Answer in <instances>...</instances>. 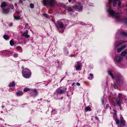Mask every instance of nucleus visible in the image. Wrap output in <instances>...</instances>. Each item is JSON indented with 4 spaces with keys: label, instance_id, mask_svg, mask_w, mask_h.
Returning <instances> with one entry per match:
<instances>
[{
    "label": "nucleus",
    "instance_id": "nucleus-1",
    "mask_svg": "<svg viewBox=\"0 0 127 127\" xmlns=\"http://www.w3.org/2000/svg\"><path fill=\"white\" fill-rule=\"evenodd\" d=\"M112 2V0H109L108 1V5L109 9L107 8V11L108 12L109 14L112 17H114L117 19V21L121 22H123L124 20L120 17L119 14L117 12H114L111 9L110 5Z\"/></svg>",
    "mask_w": 127,
    "mask_h": 127
},
{
    "label": "nucleus",
    "instance_id": "nucleus-2",
    "mask_svg": "<svg viewBox=\"0 0 127 127\" xmlns=\"http://www.w3.org/2000/svg\"><path fill=\"white\" fill-rule=\"evenodd\" d=\"M42 3L44 6L53 7L55 4V0H43Z\"/></svg>",
    "mask_w": 127,
    "mask_h": 127
},
{
    "label": "nucleus",
    "instance_id": "nucleus-3",
    "mask_svg": "<svg viewBox=\"0 0 127 127\" xmlns=\"http://www.w3.org/2000/svg\"><path fill=\"white\" fill-rule=\"evenodd\" d=\"M22 73L23 76L26 78H29L31 75V71L27 68L23 69Z\"/></svg>",
    "mask_w": 127,
    "mask_h": 127
},
{
    "label": "nucleus",
    "instance_id": "nucleus-4",
    "mask_svg": "<svg viewBox=\"0 0 127 127\" xmlns=\"http://www.w3.org/2000/svg\"><path fill=\"white\" fill-rule=\"evenodd\" d=\"M115 78L118 83L121 84L122 83L123 81V78L119 73L117 74Z\"/></svg>",
    "mask_w": 127,
    "mask_h": 127
},
{
    "label": "nucleus",
    "instance_id": "nucleus-5",
    "mask_svg": "<svg viewBox=\"0 0 127 127\" xmlns=\"http://www.w3.org/2000/svg\"><path fill=\"white\" fill-rule=\"evenodd\" d=\"M115 121L116 122V124L118 125V127H122L120 126H119V125L120 124L121 126H124L125 127H127L126 126L125 127V121L123 119H121L120 120H119L118 119L116 118L115 119Z\"/></svg>",
    "mask_w": 127,
    "mask_h": 127
},
{
    "label": "nucleus",
    "instance_id": "nucleus-6",
    "mask_svg": "<svg viewBox=\"0 0 127 127\" xmlns=\"http://www.w3.org/2000/svg\"><path fill=\"white\" fill-rule=\"evenodd\" d=\"M74 7L77 11H79L82 9L83 6L80 3H79L77 4L74 6Z\"/></svg>",
    "mask_w": 127,
    "mask_h": 127
},
{
    "label": "nucleus",
    "instance_id": "nucleus-7",
    "mask_svg": "<svg viewBox=\"0 0 127 127\" xmlns=\"http://www.w3.org/2000/svg\"><path fill=\"white\" fill-rule=\"evenodd\" d=\"M127 41H118L115 44V48L118 47L120 45L122 44L125 43L127 42Z\"/></svg>",
    "mask_w": 127,
    "mask_h": 127
},
{
    "label": "nucleus",
    "instance_id": "nucleus-8",
    "mask_svg": "<svg viewBox=\"0 0 127 127\" xmlns=\"http://www.w3.org/2000/svg\"><path fill=\"white\" fill-rule=\"evenodd\" d=\"M67 88H64L63 89H59L57 90V92L58 94H64L65 92V91Z\"/></svg>",
    "mask_w": 127,
    "mask_h": 127
},
{
    "label": "nucleus",
    "instance_id": "nucleus-9",
    "mask_svg": "<svg viewBox=\"0 0 127 127\" xmlns=\"http://www.w3.org/2000/svg\"><path fill=\"white\" fill-rule=\"evenodd\" d=\"M122 58L119 55H117L115 58L114 60L115 61L119 62L121 61Z\"/></svg>",
    "mask_w": 127,
    "mask_h": 127
},
{
    "label": "nucleus",
    "instance_id": "nucleus-10",
    "mask_svg": "<svg viewBox=\"0 0 127 127\" xmlns=\"http://www.w3.org/2000/svg\"><path fill=\"white\" fill-rule=\"evenodd\" d=\"M58 25L59 27L61 29H63L64 28V24L60 21L57 22Z\"/></svg>",
    "mask_w": 127,
    "mask_h": 127
},
{
    "label": "nucleus",
    "instance_id": "nucleus-11",
    "mask_svg": "<svg viewBox=\"0 0 127 127\" xmlns=\"http://www.w3.org/2000/svg\"><path fill=\"white\" fill-rule=\"evenodd\" d=\"M81 64L79 62H78L77 63V64H75V65L76 69V70H81Z\"/></svg>",
    "mask_w": 127,
    "mask_h": 127
},
{
    "label": "nucleus",
    "instance_id": "nucleus-12",
    "mask_svg": "<svg viewBox=\"0 0 127 127\" xmlns=\"http://www.w3.org/2000/svg\"><path fill=\"white\" fill-rule=\"evenodd\" d=\"M126 45H123L121 48H118L117 49V51L118 53H119L121 52L122 50H123L126 47Z\"/></svg>",
    "mask_w": 127,
    "mask_h": 127
},
{
    "label": "nucleus",
    "instance_id": "nucleus-13",
    "mask_svg": "<svg viewBox=\"0 0 127 127\" xmlns=\"http://www.w3.org/2000/svg\"><path fill=\"white\" fill-rule=\"evenodd\" d=\"M28 32L27 30L23 33L22 36H25L26 38H28L30 36L28 34Z\"/></svg>",
    "mask_w": 127,
    "mask_h": 127
},
{
    "label": "nucleus",
    "instance_id": "nucleus-14",
    "mask_svg": "<svg viewBox=\"0 0 127 127\" xmlns=\"http://www.w3.org/2000/svg\"><path fill=\"white\" fill-rule=\"evenodd\" d=\"M2 12L4 14H7L8 13L9 11V9H4L3 8H2Z\"/></svg>",
    "mask_w": 127,
    "mask_h": 127
},
{
    "label": "nucleus",
    "instance_id": "nucleus-15",
    "mask_svg": "<svg viewBox=\"0 0 127 127\" xmlns=\"http://www.w3.org/2000/svg\"><path fill=\"white\" fill-rule=\"evenodd\" d=\"M121 101L120 99H117L116 100V103L117 105L119 106H120Z\"/></svg>",
    "mask_w": 127,
    "mask_h": 127
},
{
    "label": "nucleus",
    "instance_id": "nucleus-16",
    "mask_svg": "<svg viewBox=\"0 0 127 127\" xmlns=\"http://www.w3.org/2000/svg\"><path fill=\"white\" fill-rule=\"evenodd\" d=\"M67 9L69 12H70V13L71 14L72 13H73L74 12L73 9L72 7H67Z\"/></svg>",
    "mask_w": 127,
    "mask_h": 127
},
{
    "label": "nucleus",
    "instance_id": "nucleus-17",
    "mask_svg": "<svg viewBox=\"0 0 127 127\" xmlns=\"http://www.w3.org/2000/svg\"><path fill=\"white\" fill-rule=\"evenodd\" d=\"M16 15H15V14L14 15V19L16 20H19L20 19V16H16Z\"/></svg>",
    "mask_w": 127,
    "mask_h": 127
},
{
    "label": "nucleus",
    "instance_id": "nucleus-18",
    "mask_svg": "<svg viewBox=\"0 0 127 127\" xmlns=\"http://www.w3.org/2000/svg\"><path fill=\"white\" fill-rule=\"evenodd\" d=\"M127 53V50H126L122 52L121 53V56H124Z\"/></svg>",
    "mask_w": 127,
    "mask_h": 127
},
{
    "label": "nucleus",
    "instance_id": "nucleus-19",
    "mask_svg": "<svg viewBox=\"0 0 127 127\" xmlns=\"http://www.w3.org/2000/svg\"><path fill=\"white\" fill-rule=\"evenodd\" d=\"M15 84L14 81H13L12 82L9 83L8 86L9 87H14L15 85Z\"/></svg>",
    "mask_w": 127,
    "mask_h": 127
},
{
    "label": "nucleus",
    "instance_id": "nucleus-20",
    "mask_svg": "<svg viewBox=\"0 0 127 127\" xmlns=\"http://www.w3.org/2000/svg\"><path fill=\"white\" fill-rule=\"evenodd\" d=\"M7 5L6 3L5 2H3L2 3L1 5V8L5 6H7Z\"/></svg>",
    "mask_w": 127,
    "mask_h": 127
},
{
    "label": "nucleus",
    "instance_id": "nucleus-21",
    "mask_svg": "<svg viewBox=\"0 0 127 127\" xmlns=\"http://www.w3.org/2000/svg\"><path fill=\"white\" fill-rule=\"evenodd\" d=\"M23 93L21 91L17 92L16 93V94L17 96H20L22 95L23 94Z\"/></svg>",
    "mask_w": 127,
    "mask_h": 127
},
{
    "label": "nucleus",
    "instance_id": "nucleus-22",
    "mask_svg": "<svg viewBox=\"0 0 127 127\" xmlns=\"http://www.w3.org/2000/svg\"><path fill=\"white\" fill-rule=\"evenodd\" d=\"M85 111H91V108L89 106L85 107Z\"/></svg>",
    "mask_w": 127,
    "mask_h": 127
},
{
    "label": "nucleus",
    "instance_id": "nucleus-23",
    "mask_svg": "<svg viewBox=\"0 0 127 127\" xmlns=\"http://www.w3.org/2000/svg\"><path fill=\"white\" fill-rule=\"evenodd\" d=\"M3 37L6 40H7L9 38V37L8 35L5 34L3 35Z\"/></svg>",
    "mask_w": 127,
    "mask_h": 127
},
{
    "label": "nucleus",
    "instance_id": "nucleus-24",
    "mask_svg": "<svg viewBox=\"0 0 127 127\" xmlns=\"http://www.w3.org/2000/svg\"><path fill=\"white\" fill-rule=\"evenodd\" d=\"M118 0H113V6H116V4Z\"/></svg>",
    "mask_w": 127,
    "mask_h": 127
},
{
    "label": "nucleus",
    "instance_id": "nucleus-25",
    "mask_svg": "<svg viewBox=\"0 0 127 127\" xmlns=\"http://www.w3.org/2000/svg\"><path fill=\"white\" fill-rule=\"evenodd\" d=\"M120 33L121 34L124 35L125 36H127V33L126 32L122 31L120 32Z\"/></svg>",
    "mask_w": 127,
    "mask_h": 127
},
{
    "label": "nucleus",
    "instance_id": "nucleus-26",
    "mask_svg": "<svg viewBox=\"0 0 127 127\" xmlns=\"http://www.w3.org/2000/svg\"><path fill=\"white\" fill-rule=\"evenodd\" d=\"M108 72L109 74L111 76L112 78L113 79H114V78L113 76V74L112 73L111 71H108Z\"/></svg>",
    "mask_w": 127,
    "mask_h": 127
},
{
    "label": "nucleus",
    "instance_id": "nucleus-27",
    "mask_svg": "<svg viewBox=\"0 0 127 127\" xmlns=\"http://www.w3.org/2000/svg\"><path fill=\"white\" fill-rule=\"evenodd\" d=\"M30 89L28 88H26L24 89V92H26L28 91H29L30 90Z\"/></svg>",
    "mask_w": 127,
    "mask_h": 127
},
{
    "label": "nucleus",
    "instance_id": "nucleus-28",
    "mask_svg": "<svg viewBox=\"0 0 127 127\" xmlns=\"http://www.w3.org/2000/svg\"><path fill=\"white\" fill-rule=\"evenodd\" d=\"M31 91L32 92V93H33L35 94H36L37 92V91L36 89L32 90Z\"/></svg>",
    "mask_w": 127,
    "mask_h": 127
},
{
    "label": "nucleus",
    "instance_id": "nucleus-29",
    "mask_svg": "<svg viewBox=\"0 0 127 127\" xmlns=\"http://www.w3.org/2000/svg\"><path fill=\"white\" fill-rule=\"evenodd\" d=\"M90 75L91 76V77L90 78V77H88V78L90 80H91L93 78V74L92 73H90Z\"/></svg>",
    "mask_w": 127,
    "mask_h": 127
},
{
    "label": "nucleus",
    "instance_id": "nucleus-30",
    "mask_svg": "<svg viewBox=\"0 0 127 127\" xmlns=\"http://www.w3.org/2000/svg\"><path fill=\"white\" fill-rule=\"evenodd\" d=\"M121 2L120 1V0H119V4L118 5V7L117 8H120L121 7Z\"/></svg>",
    "mask_w": 127,
    "mask_h": 127
},
{
    "label": "nucleus",
    "instance_id": "nucleus-31",
    "mask_svg": "<svg viewBox=\"0 0 127 127\" xmlns=\"http://www.w3.org/2000/svg\"><path fill=\"white\" fill-rule=\"evenodd\" d=\"M10 45L11 46H12L13 45V44L14 43V42L12 40H11L10 41Z\"/></svg>",
    "mask_w": 127,
    "mask_h": 127
},
{
    "label": "nucleus",
    "instance_id": "nucleus-32",
    "mask_svg": "<svg viewBox=\"0 0 127 127\" xmlns=\"http://www.w3.org/2000/svg\"><path fill=\"white\" fill-rule=\"evenodd\" d=\"M9 6L12 9H13L14 8V6L13 5L10 4L9 5Z\"/></svg>",
    "mask_w": 127,
    "mask_h": 127
},
{
    "label": "nucleus",
    "instance_id": "nucleus-33",
    "mask_svg": "<svg viewBox=\"0 0 127 127\" xmlns=\"http://www.w3.org/2000/svg\"><path fill=\"white\" fill-rule=\"evenodd\" d=\"M43 16H44L46 18H48V16L47 14H46L44 13L43 14Z\"/></svg>",
    "mask_w": 127,
    "mask_h": 127
},
{
    "label": "nucleus",
    "instance_id": "nucleus-34",
    "mask_svg": "<svg viewBox=\"0 0 127 127\" xmlns=\"http://www.w3.org/2000/svg\"><path fill=\"white\" fill-rule=\"evenodd\" d=\"M30 6L32 8H33L34 7V5L33 4L31 3L30 4Z\"/></svg>",
    "mask_w": 127,
    "mask_h": 127
},
{
    "label": "nucleus",
    "instance_id": "nucleus-35",
    "mask_svg": "<svg viewBox=\"0 0 127 127\" xmlns=\"http://www.w3.org/2000/svg\"><path fill=\"white\" fill-rule=\"evenodd\" d=\"M18 55L17 53H15L13 55V56L14 57L16 58L17 57Z\"/></svg>",
    "mask_w": 127,
    "mask_h": 127
},
{
    "label": "nucleus",
    "instance_id": "nucleus-36",
    "mask_svg": "<svg viewBox=\"0 0 127 127\" xmlns=\"http://www.w3.org/2000/svg\"><path fill=\"white\" fill-rule=\"evenodd\" d=\"M16 48L17 50H20V49H21V47L19 46H18L16 47Z\"/></svg>",
    "mask_w": 127,
    "mask_h": 127
},
{
    "label": "nucleus",
    "instance_id": "nucleus-37",
    "mask_svg": "<svg viewBox=\"0 0 127 127\" xmlns=\"http://www.w3.org/2000/svg\"><path fill=\"white\" fill-rule=\"evenodd\" d=\"M114 112L115 115L116 116H117V111L115 110H114Z\"/></svg>",
    "mask_w": 127,
    "mask_h": 127
},
{
    "label": "nucleus",
    "instance_id": "nucleus-38",
    "mask_svg": "<svg viewBox=\"0 0 127 127\" xmlns=\"http://www.w3.org/2000/svg\"><path fill=\"white\" fill-rule=\"evenodd\" d=\"M113 86H114V88H115V89H116L117 87V85L116 84H115L114 85H113Z\"/></svg>",
    "mask_w": 127,
    "mask_h": 127
},
{
    "label": "nucleus",
    "instance_id": "nucleus-39",
    "mask_svg": "<svg viewBox=\"0 0 127 127\" xmlns=\"http://www.w3.org/2000/svg\"><path fill=\"white\" fill-rule=\"evenodd\" d=\"M76 85L78 86H79L80 85V84L79 83L77 82L76 83Z\"/></svg>",
    "mask_w": 127,
    "mask_h": 127
},
{
    "label": "nucleus",
    "instance_id": "nucleus-40",
    "mask_svg": "<svg viewBox=\"0 0 127 127\" xmlns=\"http://www.w3.org/2000/svg\"><path fill=\"white\" fill-rule=\"evenodd\" d=\"M14 5L15 7H18L17 4L16 3H15Z\"/></svg>",
    "mask_w": 127,
    "mask_h": 127
},
{
    "label": "nucleus",
    "instance_id": "nucleus-41",
    "mask_svg": "<svg viewBox=\"0 0 127 127\" xmlns=\"http://www.w3.org/2000/svg\"><path fill=\"white\" fill-rule=\"evenodd\" d=\"M19 13H20L19 11H18L16 12V13H15V15H16V13H18V14H19Z\"/></svg>",
    "mask_w": 127,
    "mask_h": 127
},
{
    "label": "nucleus",
    "instance_id": "nucleus-42",
    "mask_svg": "<svg viewBox=\"0 0 127 127\" xmlns=\"http://www.w3.org/2000/svg\"><path fill=\"white\" fill-rule=\"evenodd\" d=\"M109 106V105L108 104H107L106 106V107L107 108Z\"/></svg>",
    "mask_w": 127,
    "mask_h": 127
},
{
    "label": "nucleus",
    "instance_id": "nucleus-43",
    "mask_svg": "<svg viewBox=\"0 0 127 127\" xmlns=\"http://www.w3.org/2000/svg\"><path fill=\"white\" fill-rule=\"evenodd\" d=\"M95 118L97 120H98L99 119L98 118L97 116H95Z\"/></svg>",
    "mask_w": 127,
    "mask_h": 127
},
{
    "label": "nucleus",
    "instance_id": "nucleus-44",
    "mask_svg": "<svg viewBox=\"0 0 127 127\" xmlns=\"http://www.w3.org/2000/svg\"><path fill=\"white\" fill-rule=\"evenodd\" d=\"M12 23L11 24H9V26H10L11 27V26H12Z\"/></svg>",
    "mask_w": 127,
    "mask_h": 127
},
{
    "label": "nucleus",
    "instance_id": "nucleus-45",
    "mask_svg": "<svg viewBox=\"0 0 127 127\" xmlns=\"http://www.w3.org/2000/svg\"><path fill=\"white\" fill-rule=\"evenodd\" d=\"M75 83H73L72 84V86H73L74 85Z\"/></svg>",
    "mask_w": 127,
    "mask_h": 127
},
{
    "label": "nucleus",
    "instance_id": "nucleus-46",
    "mask_svg": "<svg viewBox=\"0 0 127 127\" xmlns=\"http://www.w3.org/2000/svg\"><path fill=\"white\" fill-rule=\"evenodd\" d=\"M72 0H68V1L69 2H70Z\"/></svg>",
    "mask_w": 127,
    "mask_h": 127
},
{
    "label": "nucleus",
    "instance_id": "nucleus-47",
    "mask_svg": "<svg viewBox=\"0 0 127 127\" xmlns=\"http://www.w3.org/2000/svg\"><path fill=\"white\" fill-rule=\"evenodd\" d=\"M4 107V106H2V108H3Z\"/></svg>",
    "mask_w": 127,
    "mask_h": 127
},
{
    "label": "nucleus",
    "instance_id": "nucleus-48",
    "mask_svg": "<svg viewBox=\"0 0 127 127\" xmlns=\"http://www.w3.org/2000/svg\"><path fill=\"white\" fill-rule=\"evenodd\" d=\"M126 59L127 60V55L126 56Z\"/></svg>",
    "mask_w": 127,
    "mask_h": 127
},
{
    "label": "nucleus",
    "instance_id": "nucleus-49",
    "mask_svg": "<svg viewBox=\"0 0 127 127\" xmlns=\"http://www.w3.org/2000/svg\"><path fill=\"white\" fill-rule=\"evenodd\" d=\"M55 25H56V27H57V26L56 24H55Z\"/></svg>",
    "mask_w": 127,
    "mask_h": 127
},
{
    "label": "nucleus",
    "instance_id": "nucleus-50",
    "mask_svg": "<svg viewBox=\"0 0 127 127\" xmlns=\"http://www.w3.org/2000/svg\"><path fill=\"white\" fill-rule=\"evenodd\" d=\"M1 113H2V112H3L2 111H1Z\"/></svg>",
    "mask_w": 127,
    "mask_h": 127
}]
</instances>
